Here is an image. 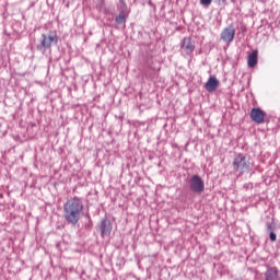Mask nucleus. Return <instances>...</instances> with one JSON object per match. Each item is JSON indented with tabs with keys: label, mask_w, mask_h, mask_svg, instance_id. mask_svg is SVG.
<instances>
[{
	"label": "nucleus",
	"mask_w": 280,
	"mask_h": 280,
	"mask_svg": "<svg viewBox=\"0 0 280 280\" xmlns=\"http://www.w3.org/2000/svg\"><path fill=\"white\" fill-rule=\"evenodd\" d=\"M82 211H84V203L79 197H73L63 205V218L72 226L80 222Z\"/></svg>",
	"instance_id": "obj_1"
},
{
	"label": "nucleus",
	"mask_w": 280,
	"mask_h": 280,
	"mask_svg": "<svg viewBox=\"0 0 280 280\" xmlns=\"http://www.w3.org/2000/svg\"><path fill=\"white\" fill-rule=\"evenodd\" d=\"M232 166L234 172L244 174V172H248V170H250V161L246 160L244 154L238 153L234 156Z\"/></svg>",
	"instance_id": "obj_2"
},
{
	"label": "nucleus",
	"mask_w": 280,
	"mask_h": 280,
	"mask_svg": "<svg viewBox=\"0 0 280 280\" xmlns=\"http://www.w3.org/2000/svg\"><path fill=\"white\" fill-rule=\"evenodd\" d=\"M189 189L194 191V194H202L205 191V180L200 175H194L189 182Z\"/></svg>",
	"instance_id": "obj_3"
},
{
	"label": "nucleus",
	"mask_w": 280,
	"mask_h": 280,
	"mask_svg": "<svg viewBox=\"0 0 280 280\" xmlns=\"http://www.w3.org/2000/svg\"><path fill=\"white\" fill-rule=\"evenodd\" d=\"M221 40H223V43H226V45H231V43L235 40V27L233 25L225 27L221 32Z\"/></svg>",
	"instance_id": "obj_4"
},
{
	"label": "nucleus",
	"mask_w": 280,
	"mask_h": 280,
	"mask_svg": "<svg viewBox=\"0 0 280 280\" xmlns=\"http://www.w3.org/2000/svg\"><path fill=\"white\" fill-rule=\"evenodd\" d=\"M57 45L58 44V36L57 35H42V42H40V47L44 49H50L51 45ZM38 46L37 49H40Z\"/></svg>",
	"instance_id": "obj_5"
},
{
	"label": "nucleus",
	"mask_w": 280,
	"mask_h": 280,
	"mask_svg": "<svg viewBox=\"0 0 280 280\" xmlns=\"http://www.w3.org/2000/svg\"><path fill=\"white\" fill-rule=\"evenodd\" d=\"M180 49L184 50L188 56H191L196 49V43L194 39H191V37H184L180 43Z\"/></svg>",
	"instance_id": "obj_6"
},
{
	"label": "nucleus",
	"mask_w": 280,
	"mask_h": 280,
	"mask_svg": "<svg viewBox=\"0 0 280 280\" xmlns=\"http://www.w3.org/2000/svg\"><path fill=\"white\" fill-rule=\"evenodd\" d=\"M250 119L255 121V124H264L266 119V112H264L259 107H254L250 110Z\"/></svg>",
	"instance_id": "obj_7"
},
{
	"label": "nucleus",
	"mask_w": 280,
	"mask_h": 280,
	"mask_svg": "<svg viewBox=\"0 0 280 280\" xmlns=\"http://www.w3.org/2000/svg\"><path fill=\"white\" fill-rule=\"evenodd\" d=\"M264 280H280L279 269L277 267H268L264 272Z\"/></svg>",
	"instance_id": "obj_8"
},
{
	"label": "nucleus",
	"mask_w": 280,
	"mask_h": 280,
	"mask_svg": "<svg viewBox=\"0 0 280 280\" xmlns=\"http://www.w3.org/2000/svg\"><path fill=\"white\" fill-rule=\"evenodd\" d=\"M219 86H220V81L215 77H210L205 84V89L206 91H208V93H213L218 91Z\"/></svg>",
	"instance_id": "obj_9"
},
{
	"label": "nucleus",
	"mask_w": 280,
	"mask_h": 280,
	"mask_svg": "<svg viewBox=\"0 0 280 280\" xmlns=\"http://www.w3.org/2000/svg\"><path fill=\"white\" fill-rule=\"evenodd\" d=\"M100 231L102 237H108L113 231V225L110 224V221L103 219L101 221Z\"/></svg>",
	"instance_id": "obj_10"
},
{
	"label": "nucleus",
	"mask_w": 280,
	"mask_h": 280,
	"mask_svg": "<svg viewBox=\"0 0 280 280\" xmlns=\"http://www.w3.org/2000/svg\"><path fill=\"white\" fill-rule=\"evenodd\" d=\"M258 51L253 50V52L248 56L247 65L249 68L256 67L258 62Z\"/></svg>",
	"instance_id": "obj_11"
},
{
	"label": "nucleus",
	"mask_w": 280,
	"mask_h": 280,
	"mask_svg": "<svg viewBox=\"0 0 280 280\" xmlns=\"http://www.w3.org/2000/svg\"><path fill=\"white\" fill-rule=\"evenodd\" d=\"M128 16H130V13L119 12L118 16H116L115 19L117 25H126V21H128Z\"/></svg>",
	"instance_id": "obj_12"
},
{
	"label": "nucleus",
	"mask_w": 280,
	"mask_h": 280,
	"mask_svg": "<svg viewBox=\"0 0 280 280\" xmlns=\"http://www.w3.org/2000/svg\"><path fill=\"white\" fill-rule=\"evenodd\" d=\"M119 12L124 14H130V10L128 9V4L126 0H119Z\"/></svg>",
	"instance_id": "obj_13"
},
{
	"label": "nucleus",
	"mask_w": 280,
	"mask_h": 280,
	"mask_svg": "<svg viewBox=\"0 0 280 280\" xmlns=\"http://www.w3.org/2000/svg\"><path fill=\"white\" fill-rule=\"evenodd\" d=\"M266 226H267V233H272L275 232V229H277V225L275 224V222H267Z\"/></svg>",
	"instance_id": "obj_14"
},
{
	"label": "nucleus",
	"mask_w": 280,
	"mask_h": 280,
	"mask_svg": "<svg viewBox=\"0 0 280 280\" xmlns=\"http://www.w3.org/2000/svg\"><path fill=\"white\" fill-rule=\"evenodd\" d=\"M269 240L271 242H277V234L275 232H269Z\"/></svg>",
	"instance_id": "obj_15"
},
{
	"label": "nucleus",
	"mask_w": 280,
	"mask_h": 280,
	"mask_svg": "<svg viewBox=\"0 0 280 280\" xmlns=\"http://www.w3.org/2000/svg\"><path fill=\"white\" fill-rule=\"evenodd\" d=\"M213 0H200L201 5H211Z\"/></svg>",
	"instance_id": "obj_16"
},
{
	"label": "nucleus",
	"mask_w": 280,
	"mask_h": 280,
	"mask_svg": "<svg viewBox=\"0 0 280 280\" xmlns=\"http://www.w3.org/2000/svg\"><path fill=\"white\" fill-rule=\"evenodd\" d=\"M224 1H226V0H222L223 3H224Z\"/></svg>",
	"instance_id": "obj_17"
}]
</instances>
